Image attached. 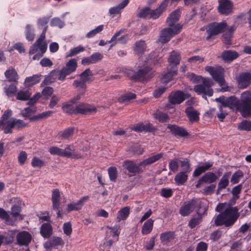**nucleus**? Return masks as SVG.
<instances>
[{
    "instance_id": "1",
    "label": "nucleus",
    "mask_w": 251,
    "mask_h": 251,
    "mask_svg": "<svg viewBox=\"0 0 251 251\" xmlns=\"http://www.w3.org/2000/svg\"><path fill=\"white\" fill-rule=\"evenodd\" d=\"M240 215L239 208L237 206H229L216 216L214 223L217 226L224 225L226 227L231 226L236 222Z\"/></svg>"
},
{
    "instance_id": "2",
    "label": "nucleus",
    "mask_w": 251,
    "mask_h": 251,
    "mask_svg": "<svg viewBox=\"0 0 251 251\" xmlns=\"http://www.w3.org/2000/svg\"><path fill=\"white\" fill-rule=\"evenodd\" d=\"M188 78L194 83H201L194 86V90L199 95H203L211 97L213 95V91L211 87L214 85L212 80L210 78L203 77L200 75H196L193 73L188 74Z\"/></svg>"
},
{
    "instance_id": "3",
    "label": "nucleus",
    "mask_w": 251,
    "mask_h": 251,
    "mask_svg": "<svg viewBox=\"0 0 251 251\" xmlns=\"http://www.w3.org/2000/svg\"><path fill=\"white\" fill-rule=\"evenodd\" d=\"M77 67V63L76 59L70 60L66 64V66L60 70H53L46 78L45 81L49 83L54 82L57 78L59 80L63 81L66 79V76L74 72Z\"/></svg>"
},
{
    "instance_id": "4",
    "label": "nucleus",
    "mask_w": 251,
    "mask_h": 251,
    "mask_svg": "<svg viewBox=\"0 0 251 251\" xmlns=\"http://www.w3.org/2000/svg\"><path fill=\"white\" fill-rule=\"evenodd\" d=\"M11 115V110H7L4 112L0 120V126H2V129L6 134L12 133V129L14 127L19 129L28 126L23 120L14 118H10Z\"/></svg>"
},
{
    "instance_id": "5",
    "label": "nucleus",
    "mask_w": 251,
    "mask_h": 251,
    "mask_svg": "<svg viewBox=\"0 0 251 251\" xmlns=\"http://www.w3.org/2000/svg\"><path fill=\"white\" fill-rule=\"evenodd\" d=\"M126 74L131 79L142 82L149 80L153 75L152 69L146 65L140 67L137 72L132 69H127Z\"/></svg>"
},
{
    "instance_id": "6",
    "label": "nucleus",
    "mask_w": 251,
    "mask_h": 251,
    "mask_svg": "<svg viewBox=\"0 0 251 251\" xmlns=\"http://www.w3.org/2000/svg\"><path fill=\"white\" fill-rule=\"evenodd\" d=\"M181 29V25H177L174 27L168 26L161 31L158 42L162 44L168 42L172 37L178 34Z\"/></svg>"
},
{
    "instance_id": "7",
    "label": "nucleus",
    "mask_w": 251,
    "mask_h": 251,
    "mask_svg": "<svg viewBox=\"0 0 251 251\" xmlns=\"http://www.w3.org/2000/svg\"><path fill=\"white\" fill-rule=\"evenodd\" d=\"M239 112L243 117L251 115V91H246L241 95Z\"/></svg>"
},
{
    "instance_id": "8",
    "label": "nucleus",
    "mask_w": 251,
    "mask_h": 251,
    "mask_svg": "<svg viewBox=\"0 0 251 251\" xmlns=\"http://www.w3.org/2000/svg\"><path fill=\"white\" fill-rule=\"evenodd\" d=\"M239 112L243 117L251 115V91H246L241 95Z\"/></svg>"
},
{
    "instance_id": "9",
    "label": "nucleus",
    "mask_w": 251,
    "mask_h": 251,
    "mask_svg": "<svg viewBox=\"0 0 251 251\" xmlns=\"http://www.w3.org/2000/svg\"><path fill=\"white\" fill-rule=\"evenodd\" d=\"M205 70L208 72L213 78L217 81L220 86L226 85V80L224 78L225 71L221 67H213L206 66Z\"/></svg>"
},
{
    "instance_id": "10",
    "label": "nucleus",
    "mask_w": 251,
    "mask_h": 251,
    "mask_svg": "<svg viewBox=\"0 0 251 251\" xmlns=\"http://www.w3.org/2000/svg\"><path fill=\"white\" fill-rule=\"evenodd\" d=\"M196 207L201 208V201L197 199H193L184 202L180 208L179 213L182 216H187L194 210Z\"/></svg>"
},
{
    "instance_id": "11",
    "label": "nucleus",
    "mask_w": 251,
    "mask_h": 251,
    "mask_svg": "<svg viewBox=\"0 0 251 251\" xmlns=\"http://www.w3.org/2000/svg\"><path fill=\"white\" fill-rule=\"evenodd\" d=\"M226 27L227 24L224 22L219 23H213L209 25L206 30V32L208 34L207 39H209L214 35L226 31Z\"/></svg>"
},
{
    "instance_id": "12",
    "label": "nucleus",
    "mask_w": 251,
    "mask_h": 251,
    "mask_svg": "<svg viewBox=\"0 0 251 251\" xmlns=\"http://www.w3.org/2000/svg\"><path fill=\"white\" fill-rule=\"evenodd\" d=\"M123 167L126 169L129 173H131V176H135L137 174H140L143 172L141 166V162L136 164L134 161L126 160L123 162Z\"/></svg>"
},
{
    "instance_id": "13",
    "label": "nucleus",
    "mask_w": 251,
    "mask_h": 251,
    "mask_svg": "<svg viewBox=\"0 0 251 251\" xmlns=\"http://www.w3.org/2000/svg\"><path fill=\"white\" fill-rule=\"evenodd\" d=\"M218 10L222 15H227L231 13L233 4L230 0H219Z\"/></svg>"
},
{
    "instance_id": "14",
    "label": "nucleus",
    "mask_w": 251,
    "mask_h": 251,
    "mask_svg": "<svg viewBox=\"0 0 251 251\" xmlns=\"http://www.w3.org/2000/svg\"><path fill=\"white\" fill-rule=\"evenodd\" d=\"M189 96L188 94H184L180 91L172 92L169 97V102L174 104H179Z\"/></svg>"
},
{
    "instance_id": "15",
    "label": "nucleus",
    "mask_w": 251,
    "mask_h": 251,
    "mask_svg": "<svg viewBox=\"0 0 251 251\" xmlns=\"http://www.w3.org/2000/svg\"><path fill=\"white\" fill-rule=\"evenodd\" d=\"M16 239L18 245L26 246L30 243L32 236L28 232L23 231L17 235Z\"/></svg>"
},
{
    "instance_id": "16",
    "label": "nucleus",
    "mask_w": 251,
    "mask_h": 251,
    "mask_svg": "<svg viewBox=\"0 0 251 251\" xmlns=\"http://www.w3.org/2000/svg\"><path fill=\"white\" fill-rule=\"evenodd\" d=\"M63 157L79 159L82 157L80 153L75 151V147L73 145H68L65 149H63Z\"/></svg>"
},
{
    "instance_id": "17",
    "label": "nucleus",
    "mask_w": 251,
    "mask_h": 251,
    "mask_svg": "<svg viewBox=\"0 0 251 251\" xmlns=\"http://www.w3.org/2000/svg\"><path fill=\"white\" fill-rule=\"evenodd\" d=\"M236 79L239 88L244 89L250 84L251 74L249 73H242L237 76Z\"/></svg>"
},
{
    "instance_id": "18",
    "label": "nucleus",
    "mask_w": 251,
    "mask_h": 251,
    "mask_svg": "<svg viewBox=\"0 0 251 251\" xmlns=\"http://www.w3.org/2000/svg\"><path fill=\"white\" fill-rule=\"evenodd\" d=\"M167 127L175 136L185 137L189 135L187 130L182 127L178 126L175 125L169 124Z\"/></svg>"
},
{
    "instance_id": "19",
    "label": "nucleus",
    "mask_w": 251,
    "mask_h": 251,
    "mask_svg": "<svg viewBox=\"0 0 251 251\" xmlns=\"http://www.w3.org/2000/svg\"><path fill=\"white\" fill-rule=\"evenodd\" d=\"M180 16V10L177 9L173 11L167 19L166 23L168 26L174 27L177 25H181L179 24H177Z\"/></svg>"
},
{
    "instance_id": "20",
    "label": "nucleus",
    "mask_w": 251,
    "mask_h": 251,
    "mask_svg": "<svg viewBox=\"0 0 251 251\" xmlns=\"http://www.w3.org/2000/svg\"><path fill=\"white\" fill-rule=\"evenodd\" d=\"M76 113L81 114H90L96 112V108L87 104L81 103L75 106Z\"/></svg>"
},
{
    "instance_id": "21",
    "label": "nucleus",
    "mask_w": 251,
    "mask_h": 251,
    "mask_svg": "<svg viewBox=\"0 0 251 251\" xmlns=\"http://www.w3.org/2000/svg\"><path fill=\"white\" fill-rule=\"evenodd\" d=\"M89 199L88 196L83 197L77 202L71 203L67 205V211L70 212L73 210H78L81 209L84 203Z\"/></svg>"
},
{
    "instance_id": "22",
    "label": "nucleus",
    "mask_w": 251,
    "mask_h": 251,
    "mask_svg": "<svg viewBox=\"0 0 251 251\" xmlns=\"http://www.w3.org/2000/svg\"><path fill=\"white\" fill-rule=\"evenodd\" d=\"M185 112L191 123L198 122L199 121L200 113L195 110L192 106H189L185 109Z\"/></svg>"
},
{
    "instance_id": "23",
    "label": "nucleus",
    "mask_w": 251,
    "mask_h": 251,
    "mask_svg": "<svg viewBox=\"0 0 251 251\" xmlns=\"http://www.w3.org/2000/svg\"><path fill=\"white\" fill-rule=\"evenodd\" d=\"M170 0H164L159 6L155 10H151L150 17L153 19H157L161 13L165 10Z\"/></svg>"
},
{
    "instance_id": "24",
    "label": "nucleus",
    "mask_w": 251,
    "mask_h": 251,
    "mask_svg": "<svg viewBox=\"0 0 251 251\" xmlns=\"http://www.w3.org/2000/svg\"><path fill=\"white\" fill-rule=\"evenodd\" d=\"M180 60L181 55L180 53L175 50L172 51L170 53L168 59V62L170 64L169 66L176 68V67L179 64Z\"/></svg>"
},
{
    "instance_id": "25",
    "label": "nucleus",
    "mask_w": 251,
    "mask_h": 251,
    "mask_svg": "<svg viewBox=\"0 0 251 251\" xmlns=\"http://www.w3.org/2000/svg\"><path fill=\"white\" fill-rule=\"evenodd\" d=\"M52 208L54 210H58L60 204V192L58 189L53 190L51 195Z\"/></svg>"
},
{
    "instance_id": "26",
    "label": "nucleus",
    "mask_w": 251,
    "mask_h": 251,
    "mask_svg": "<svg viewBox=\"0 0 251 251\" xmlns=\"http://www.w3.org/2000/svg\"><path fill=\"white\" fill-rule=\"evenodd\" d=\"M131 129L137 132H142L143 131L151 132L155 130V128L152 124L149 123L146 125L139 124L134 125L131 127Z\"/></svg>"
},
{
    "instance_id": "27",
    "label": "nucleus",
    "mask_w": 251,
    "mask_h": 251,
    "mask_svg": "<svg viewBox=\"0 0 251 251\" xmlns=\"http://www.w3.org/2000/svg\"><path fill=\"white\" fill-rule=\"evenodd\" d=\"M240 106V101L235 96H231L226 98V107H228L231 109L235 108L239 111V106Z\"/></svg>"
},
{
    "instance_id": "28",
    "label": "nucleus",
    "mask_w": 251,
    "mask_h": 251,
    "mask_svg": "<svg viewBox=\"0 0 251 251\" xmlns=\"http://www.w3.org/2000/svg\"><path fill=\"white\" fill-rule=\"evenodd\" d=\"M231 176V172H227L224 174L222 178L220 179L217 189V193L218 192L222 189H225L229 184V178Z\"/></svg>"
},
{
    "instance_id": "29",
    "label": "nucleus",
    "mask_w": 251,
    "mask_h": 251,
    "mask_svg": "<svg viewBox=\"0 0 251 251\" xmlns=\"http://www.w3.org/2000/svg\"><path fill=\"white\" fill-rule=\"evenodd\" d=\"M40 233L44 238H49L52 234L51 226L49 223L43 224L40 227Z\"/></svg>"
},
{
    "instance_id": "30",
    "label": "nucleus",
    "mask_w": 251,
    "mask_h": 251,
    "mask_svg": "<svg viewBox=\"0 0 251 251\" xmlns=\"http://www.w3.org/2000/svg\"><path fill=\"white\" fill-rule=\"evenodd\" d=\"M239 54L235 51L226 50L224 51L222 54V57L225 61H231L236 59Z\"/></svg>"
},
{
    "instance_id": "31",
    "label": "nucleus",
    "mask_w": 251,
    "mask_h": 251,
    "mask_svg": "<svg viewBox=\"0 0 251 251\" xmlns=\"http://www.w3.org/2000/svg\"><path fill=\"white\" fill-rule=\"evenodd\" d=\"M73 86L78 92H80L81 94H85L86 91L87 85L86 83L80 79L74 80Z\"/></svg>"
},
{
    "instance_id": "32",
    "label": "nucleus",
    "mask_w": 251,
    "mask_h": 251,
    "mask_svg": "<svg viewBox=\"0 0 251 251\" xmlns=\"http://www.w3.org/2000/svg\"><path fill=\"white\" fill-rule=\"evenodd\" d=\"M4 75L6 78L10 82H15L18 79L17 73L13 67H10L6 70Z\"/></svg>"
},
{
    "instance_id": "33",
    "label": "nucleus",
    "mask_w": 251,
    "mask_h": 251,
    "mask_svg": "<svg viewBox=\"0 0 251 251\" xmlns=\"http://www.w3.org/2000/svg\"><path fill=\"white\" fill-rule=\"evenodd\" d=\"M154 221L151 219L148 220L142 227L141 232L144 235H147L151 233L152 230Z\"/></svg>"
},
{
    "instance_id": "34",
    "label": "nucleus",
    "mask_w": 251,
    "mask_h": 251,
    "mask_svg": "<svg viewBox=\"0 0 251 251\" xmlns=\"http://www.w3.org/2000/svg\"><path fill=\"white\" fill-rule=\"evenodd\" d=\"M163 76V81L164 83H168L171 81L173 77L177 75V69L175 67H171V69L169 70Z\"/></svg>"
},
{
    "instance_id": "35",
    "label": "nucleus",
    "mask_w": 251,
    "mask_h": 251,
    "mask_svg": "<svg viewBox=\"0 0 251 251\" xmlns=\"http://www.w3.org/2000/svg\"><path fill=\"white\" fill-rule=\"evenodd\" d=\"M47 27L48 26L45 27L39 38L36 41L37 43L40 44L41 50H42L43 52H46L47 48V44L45 41Z\"/></svg>"
},
{
    "instance_id": "36",
    "label": "nucleus",
    "mask_w": 251,
    "mask_h": 251,
    "mask_svg": "<svg viewBox=\"0 0 251 251\" xmlns=\"http://www.w3.org/2000/svg\"><path fill=\"white\" fill-rule=\"evenodd\" d=\"M218 177L213 172H208L201 177V180L206 183H212L216 181Z\"/></svg>"
},
{
    "instance_id": "37",
    "label": "nucleus",
    "mask_w": 251,
    "mask_h": 251,
    "mask_svg": "<svg viewBox=\"0 0 251 251\" xmlns=\"http://www.w3.org/2000/svg\"><path fill=\"white\" fill-rule=\"evenodd\" d=\"M74 131V127H68L59 133V138L61 139H69L73 135Z\"/></svg>"
},
{
    "instance_id": "38",
    "label": "nucleus",
    "mask_w": 251,
    "mask_h": 251,
    "mask_svg": "<svg viewBox=\"0 0 251 251\" xmlns=\"http://www.w3.org/2000/svg\"><path fill=\"white\" fill-rule=\"evenodd\" d=\"M93 75V74L90 69H87L79 75L80 79L83 80L85 83L92 81L93 80L92 78Z\"/></svg>"
},
{
    "instance_id": "39",
    "label": "nucleus",
    "mask_w": 251,
    "mask_h": 251,
    "mask_svg": "<svg viewBox=\"0 0 251 251\" xmlns=\"http://www.w3.org/2000/svg\"><path fill=\"white\" fill-rule=\"evenodd\" d=\"M64 244L63 240L58 237H53L49 242L46 243L45 247L48 248H50L54 246L62 245Z\"/></svg>"
},
{
    "instance_id": "40",
    "label": "nucleus",
    "mask_w": 251,
    "mask_h": 251,
    "mask_svg": "<svg viewBox=\"0 0 251 251\" xmlns=\"http://www.w3.org/2000/svg\"><path fill=\"white\" fill-rule=\"evenodd\" d=\"M130 213V208L126 206L121 209L118 213V216L117 218L118 221L126 220L128 216Z\"/></svg>"
},
{
    "instance_id": "41",
    "label": "nucleus",
    "mask_w": 251,
    "mask_h": 251,
    "mask_svg": "<svg viewBox=\"0 0 251 251\" xmlns=\"http://www.w3.org/2000/svg\"><path fill=\"white\" fill-rule=\"evenodd\" d=\"M162 153H158L154 155L141 162V164L142 165V166H146L151 164L160 159L162 157Z\"/></svg>"
},
{
    "instance_id": "42",
    "label": "nucleus",
    "mask_w": 251,
    "mask_h": 251,
    "mask_svg": "<svg viewBox=\"0 0 251 251\" xmlns=\"http://www.w3.org/2000/svg\"><path fill=\"white\" fill-rule=\"evenodd\" d=\"M187 173L181 172L176 176L175 180L178 184H183L187 181Z\"/></svg>"
},
{
    "instance_id": "43",
    "label": "nucleus",
    "mask_w": 251,
    "mask_h": 251,
    "mask_svg": "<svg viewBox=\"0 0 251 251\" xmlns=\"http://www.w3.org/2000/svg\"><path fill=\"white\" fill-rule=\"evenodd\" d=\"M128 0H125L118 6L111 8L109 9V13L110 14H118L120 10L125 7L128 3Z\"/></svg>"
},
{
    "instance_id": "44",
    "label": "nucleus",
    "mask_w": 251,
    "mask_h": 251,
    "mask_svg": "<svg viewBox=\"0 0 251 251\" xmlns=\"http://www.w3.org/2000/svg\"><path fill=\"white\" fill-rule=\"evenodd\" d=\"M31 94L28 90H20L17 94L16 98L18 100H29Z\"/></svg>"
},
{
    "instance_id": "45",
    "label": "nucleus",
    "mask_w": 251,
    "mask_h": 251,
    "mask_svg": "<svg viewBox=\"0 0 251 251\" xmlns=\"http://www.w3.org/2000/svg\"><path fill=\"white\" fill-rule=\"evenodd\" d=\"M234 31V28L232 27L229 29L226 27V30L223 34L224 43L227 45L231 44L230 39L232 36V32Z\"/></svg>"
},
{
    "instance_id": "46",
    "label": "nucleus",
    "mask_w": 251,
    "mask_h": 251,
    "mask_svg": "<svg viewBox=\"0 0 251 251\" xmlns=\"http://www.w3.org/2000/svg\"><path fill=\"white\" fill-rule=\"evenodd\" d=\"M40 80V76L38 75H35L27 77L25 80V84L26 86L29 87L38 83Z\"/></svg>"
},
{
    "instance_id": "47",
    "label": "nucleus",
    "mask_w": 251,
    "mask_h": 251,
    "mask_svg": "<svg viewBox=\"0 0 251 251\" xmlns=\"http://www.w3.org/2000/svg\"><path fill=\"white\" fill-rule=\"evenodd\" d=\"M242 189V185L241 184L234 187L232 190V194L234 196L233 200L230 201L231 204H234L236 202V201L239 198L238 195L240 193Z\"/></svg>"
},
{
    "instance_id": "48",
    "label": "nucleus",
    "mask_w": 251,
    "mask_h": 251,
    "mask_svg": "<svg viewBox=\"0 0 251 251\" xmlns=\"http://www.w3.org/2000/svg\"><path fill=\"white\" fill-rule=\"evenodd\" d=\"M154 117L161 123L167 122L169 120V116L167 114L160 111L156 112L154 114Z\"/></svg>"
},
{
    "instance_id": "49",
    "label": "nucleus",
    "mask_w": 251,
    "mask_h": 251,
    "mask_svg": "<svg viewBox=\"0 0 251 251\" xmlns=\"http://www.w3.org/2000/svg\"><path fill=\"white\" fill-rule=\"evenodd\" d=\"M238 129L240 130L251 131V121L247 120L242 121L238 126Z\"/></svg>"
},
{
    "instance_id": "50",
    "label": "nucleus",
    "mask_w": 251,
    "mask_h": 251,
    "mask_svg": "<svg viewBox=\"0 0 251 251\" xmlns=\"http://www.w3.org/2000/svg\"><path fill=\"white\" fill-rule=\"evenodd\" d=\"M175 238L174 232L169 231L162 233L160 235V240L162 242H167Z\"/></svg>"
},
{
    "instance_id": "51",
    "label": "nucleus",
    "mask_w": 251,
    "mask_h": 251,
    "mask_svg": "<svg viewBox=\"0 0 251 251\" xmlns=\"http://www.w3.org/2000/svg\"><path fill=\"white\" fill-rule=\"evenodd\" d=\"M146 49V45L144 41L137 42L134 47L135 51L138 53H143Z\"/></svg>"
},
{
    "instance_id": "52",
    "label": "nucleus",
    "mask_w": 251,
    "mask_h": 251,
    "mask_svg": "<svg viewBox=\"0 0 251 251\" xmlns=\"http://www.w3.org/2000/svg\"><path fill=\"white\" fill-rule=\"evenodd\" d=\"M136 96L135 94L129 92L122 95L119 99V100L121 102H124L126 101H128L134 99L136 98Z\"/></svg>"
},
{
    "instance_id": "53",
    "label": "nucleus",
    "mask_w": 251,
    "mask_h": 251,
    "mask_svg": "<svg viewBox=\"0 0 251 251\" xmlns=\"http://www.w3.org/2000/svg\"><path fill=\"white\" fill-rule=\"evenodd\" d=\"M243 176V173L242 171L239 170L235 172L232 176L230 181L233 184H236L239 182L241 178Z\"/></svg>"
},
{
    "instance_id": "54",
    "label": "nucleus",
    "mask_w": 251,
    "mask_h": 251,
    "mask_svg": "<svg viewBox=\"0 0 251 251\" xmlns=\"http://www.w3.org/2000/svg\"><path fill=\"white\" fill-rule=\"evenodd\" d=\"M31 164L32 167L38 168H41L45 165L44 161L36 156L33 157Z\"/></svg>"
},
{
    "instance_id": "55",
    "label": "nucleus",
    "mask_w": 251,
    "mask_h": 251,
    "mask_svg": "<svg viewBox=\"0 0 251 251\" xmlns=\"http://www.w3.org/2000/svg\"><path fill=\"white\" fill-rule=\"evenodd\" d=\"M85 50V48L82 46H79L76 47H75L73 49H72L70 50V52L69 54L67 55V57H72L73 56L79 52H82Z\"/></svg>"
},
{
    "instance_id": "56",
    "label": "nucleus",
    "mask_w": 251,
    "mask_h": 251,
    "mask_svg": "<svg viewBox=\"0 0 251 251\" xmlns=\"http://www.w3.org/2000/svg\"><path fill=\"white\" fill-rule=\"evenodd\" d=\"M103 29V25H100L98 26L97 27H96L95 29L90 31L89 32H88L86 35V37L87 38H92L94 36H95L97 34L100 32Z\"/></svg>"
},
{
    "instance_id": "57",
    "label": "nucleus",
    "mask_w": 251,
    "mask_h": 251,
    "mask_svg": "<svg viewBox=\"0 0 251 251\" xmlns=\"http://www.w3.org/2000/svg\"><path fill=\"white\" fill-rule=\"evenodd\" d=\"M4 91L6 95L10 97L15 94L17 91V87L14 84H11L9 87H5Z\"/></svg>"
},
{
    "instance_id": "58",
    "label": "nucleus",
    "mask_w": 251,
    "mask_h": 251,
    "mask_svg": "<svg viewBox=\"0 0 251 251\" xmlns=\"http://www.w3.org/2000/svg\"><path fill=\"white\" fill-rule=\"evenodd\" d=\"M73 103L68 102V103H66L62 106L63 110L69 113H75V107L74 108L72 104Z\"/></svg>"
},
{
    "instance_id": "59",
    "label": "nucleus",
    "mask_w": 251,
    "mask_h": 251,
    "mask_svg": "<svg viewBox=\"0 0 251 251\" xmlns=\"http://www.w3.org/2000/svg\"><path fill=\"white\" fill-rule=\"evenodd\" d=\"M27 158V154L25 151H21L19 154L18 160L20 165H23Z\"/></svg>"
},
{
    "instance_id": "60",
    "label": "nucleus",
    "mask_w": 251,
    "mask_h": 251,
    "mask_svg": "<svg viewBox=\"0 0 251 251\" xmlns=\"http://www.w3.org/2000/svg\"><path fill=\"white\" fill-rule=\"evenodd\" d=\"M109 178L111 181H115L117 177V171L115 167H111L108 170Z\"/></svg>"
},
{
    "instance_id": "61",
    "label": "nucleus",
    "mask_w": 251,
    "mask_h": 251,
    "mask_svg": "<svg viewBox=\"0 0 251 251\" xmlns=\"http://www.w3.org/2000/svg\"><path fill=\"white\" fill-rule=\"evenodd\" d=\"M49 151L52 155H57L62 156L63 149L57 147L53 146L49 149Z\"/></svg>"
},
{
    "instance_id": "62",
    "label": "nucleus",
    "mask_w": 251,
    "mask_h": 251,
    "mask_svg": "<svg viewBox=\"0 0 251 251\" xmlns=\"http://www.w3.org/2000/svg\"><path fill=\"white\" fill-rule=\"evenodd\" d=\"M197 213L199 215V217L198 218H194L192 219L189 223V226L191 228H194L197 225L199 224V223L201 222V218L200 217V213L199 212V209H198L197 210Z\"/></svg>"
},
{
    "instance_id": "63",
    "label": "nucleus",
    "mask_w": 251,
    "mask_h": 251,
    "mask_svg": "<svg viewBox=\"0 0 251 251\" xmlns=\"http://www.w3.org/2000/svg\"><path fill=\"white\" fill-rule=\"evenodd\" d=\"M26 38L28 41H33L34 35L32 32L31 26L27 25L26 26Z\"/></svg>"
},
{
    "instance_id": "64",
    "label": "nucleus",
    "mask_w": 251,
    "mask_h": 251,
    "mask_svg": "<svg viewBox=\"0 0 251 251\" xmlns=\"http://www.w3.org/2000/svg\"><path fill=\"white\" fill-rule=\"evenodd\" d=\"M63 229L64 233L70 236L72 232V225L70 222L65 223L63 224Z\"/></svg>"
}]
</instances>
